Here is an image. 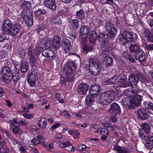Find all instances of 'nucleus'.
<instances>
[{"mask_svg":"<svg viewBox=\"0 0 153 153\" xmlns=\"http://www.w3.org/2000/svg\"><path fill=\"white\" fill-rule=\"evenodd\" d=\"M76 68V65L73 62H68L63 68V72L65 73L67 80L71 82L74 79L73 72Z\"/></svg>","mask_w":153,"mask_h":153,"instance_id":"nucleus-1","label":"nucleus"},{"mask_svg":"<svg viewBox=\"0 0 153 153\" xmlns=\"http://www.w3.org/2000/svg\"><path fill=\"white\" fill-rule=\"evenodd\" d=\"M115 97L114 92L108 91L102 93L100 96L99 100L102 105H108L112 102Z\"/></svg>","mask_w":153,"mask_h":153,"instance_id":"nucleus-2","label":"nucleus"},{"mask_svg":"<svg viewBox=\"0 0 153 153\" xmlns=\"http://www.w3.org/2000/svg\"><path fill=\"white\" fill-rule=\"evenodd\" d=\"M89 68L91 73L94 76L100 74L102 70V66L99 62L91 59L89 60Z\"/></svg>","mask_w":153,"mask_h":153,"instance_id":"nucleus-3","label":"nucleus"},{"mask_svg":"<svg viewBox=\"0 0 153 153\" xmlns=\"http://www.w3.org/2000/svg\"><path fill=\"white\" fill-rule=\"evenodd\" d=\"M41 47H37L36 49H33L31 47H29L28 49V55L30 58V62L31 65L34 66L36 64L37 54L40 52L38 50L41 48Z\"/></svg>","mask_w":153,"mask_h":153,"instance_id":"nucleus-4","label":"nucleus"},{"mask_svg":"<svg viewBox=\"0 0 153 153\" xmlns=\"http://www.w3.org/2000/svg\"><path fill=\"white\" fill-rule=\"evenodd\" d=\"M2 80L6 83H9L12 79L13 76L11 70L7 67H4L2 70Z\"/></svg>","mask_w":153,"mask_h":153,"instance_id":"nucleus-5","label":"nucleus"},{"mask_svg":"<svg viewBox=\"0 0 153 153\" xmlns=\"http://www.w3.org/2000/svg\"><path fill=\"white\" fill-rule=\"evenodd\" d=\"M142 129L139 131V136L142 139L144 140H147L149 131V127L146 123H143L142 124Z\"/></svg>","mask_w":153,"mask_h":153,"instance_id":"nucleus-6","label":"nucleus"},{"mask_svg":"<svg viewBox=\"0 0 153 153\" xmlns=\"http://www.w3.org/2000/svg\"><path fill=\"white\" fill-rule=\"evenodd\" d=\"M105 29L108 36L111 38L114 37L118 32L115 25L110 23L106 25Z\"/></svg>","mask_w":153,"mask_h":153,"instance_id":"nucleus-7","label":"nucleus"},{"mask_svg":"<svg viewBox=\"0 0 153 153\" xmlns=\"http://www.w3.org/2000/svg\"><path fill=\"white\" fill-rule=\"evenodd\" d=\"M89 31V29L88 26H83L81 27L80 29L81 35L80 37L82 43L87 42Z\"/></svg>","mask_w":153,"mask_h":153,"instance_id":"nucleus-8","label":"nucleus"},{"mask_svg":"<svg viewBox=\"0 0 153 153\" xmlns=\"http://www.w3.org/2000/svg\"><path fill=\"white\" fill-rule=\"evenodd\" d=\"M115 80L116 81V83H118L120 87H126L129 86V83L127 81L126 77L123 74H121L116 76Z\"/></svg>","mask_w":153,"mask_h":153,"instance_id":"nucleus-9","label":"nucleus"},{"mask_svg":"<svg viewBox=\"0 0 153 153\" xmlns=\"http://www.w3.org/2000/svg\"><path fill=\"white\" fill-rule=\"evenodd\" d=\"M22 30V27L19 24L13 25L11 28L8 30V33L12 36L17 35Z\"/></svg>","mask_w":153,"mask_h":153,"instance_id":"nucleus-10","label":"nucleus"},{"mask_svg":"<svg viewBox=\"0 0 153 153\" xmlns=\"http://www.w3.org/2000/svg\"><path fill=\"white\" fill-rule=\"evenodd\" d=\"M134 37L133 33L132 32H124L123 35L120 37V40L122 42L126 43L127 41L131 42L133 41Z\"/></svg>","mask_w":153,"mask_h":153,"instance_id":"nucleus-11","label":"nucleus"},{"mask_svg":"<svg viewBox=\"0 0 153 153\" xmlns=\"http://www.w3.org/2000/svg\"><path fill=\"white\" fill-rule=\"evenodd\" d=\"M21 17L24 20L28 26H31L33 24V16L32 15L29 13H26L25 11H22Z\"/></svg>","mask_w":153,"mask_h":153,"instance_id":"nucleus-12","label":"nucleus"},{"mask_svg":"<svg viewBox=\"0 0 153 153\" xmlns=\"http://www.w3.org/2000/svg\"><path fill=\"white\" fill-rule=\"evenodd\" d=\"M109 111L111 114L116 115L120 113V107L117 103H112L111 105Z\"/></svg>","mask_w":153,"mask_h":153,"instance_id":"nucleus-13","label":"nucleus"},{"mask_svg":"<svg viewBox=\"0 0 153 153\" xmlns=\"http://www.w3.org/2000/svg\"><path fill=\"white\" fill-rule=\"evenodd\" d=\"M43 4L51 10H55L56 7L55 0H44Z\"/></svg>","mask_w":153,"mask_h":153,"instance_id":"nucleus-14","label":"nucleus"},{"mask_svg":"<svg viewBox=\"0 0 153 153\" xmlns=\"http://www.w3.org/2000/svg\"><path fill=\"white\" fill-rule=\"evenodd\" d=\"M137 115L140 119H145L149 117V110L145 108H141L138 111Z\"/></svg>","mask_w":153,"mask_h":153,"instance_id":"nucleus-15","label":"nucleus"},{"mask_svg":"<svg viewBox=\"0 0 153 153\" xmlns=\"http://www.w3.org/2000/svg\"><path fill=\"white\" fill-rule=\"evenodd\" d=\"M88 89V86L86 83L80 84L77 88L78 92L81 94H85Z\"/></svg>","mask_w":153,"mask_h":153,"instance_id":"nucleus-16","label":"nucleus"},{"mask_svg":"<svg viewBox=\"0 0 153 153\" xmlns=\"http://www.w3.org/2000/svg\"><path fill=\"white\" fill-rule=\"evenodd\" d=\"M86 102L88 108V110L92 111L94 110V108L91 105L93 104L94 102V98L92 95H88L86 98Z\"/></svg>","mask_w":153,"mask_h":153,"instance_id":"nucleus-17","label":"nucleus"},{"mask_svg":"<svg viewBox=\"0 0 153 153\" xmlns=\"http://www.w3.org/2000/svg\"><path fill=\"white\" fill-rule=\"evenodd\" d=\"M101 90V87L99 85H94L91 87L90 92L92 96H94L98 95Z\"/></svg>","mask_w":153,"mask_h":153,"instance_id":"nucleus-18","label":"nucleus"},{"mask_svg":"<svg viewBox=\"0 0 153 153\" xmlns=\"http://www.w3.org/2000/svg\"><path fill=\"white\" fill-rule=\"evenodd\" d=\"M124 104L126 107L133 109L134 108V97H129L127 98L126 101L124 102Z\"/></svg>","mask_w":153,"mask_h":153,"instance_id":"nucleus-19","label":"nucleus"},{"mask_svg":"<svg viewBox=\"0 0 153 153\" xmlns=\"http://www.w3.org/2000/svg\"><path fill=\"white\" fill-rule=\"evenodd\" d=\"M37 80V77L35 74L31 72L29 73L28 75L27 81L29 85L33 86L35 84L36 81Z\"/></svg>","mask_w":153,"mask_h":153,"instance_id":"nucleus-20","label":"nucleus"},{"mask_svg":"<svg viewBox=\"0 0 153 153\" xmlns=\"http://www.w3.org/2000/svg\"><path fill=\"white\" fill-rule=\"evenodd\" d=\"M12 25V22L9 19H5L2 25V30L4 31L8 32V30L11 28Z\"/></svg>","mask_w":153,"mask_h":153,"instance_id":"nucleus-21","label":"nucleus"},{"mask_svg":"<svg viewBox=\"0 0 153 153\" xmlns=\"http://www.w3.org/2000/svg\"><path fill=\"white\" fill-rule=\"evenodd\" d=\"M134 57L136 60L140 62L144 61L146 59V56L145 53L143 51H140L135 53Z\"/></svg>","mask_w":153,"mask_h":153,"instance_id":"nucleus-22","label":"nucleus"},{"mask_svg":"<svg viewBox=\"0 0 153 153\" xmlns=\"http://www.w3.org/2000/svg\"><path fill=\"white\" fill-rule=\"evenodd\" d=\"M143 39L146 41H148L151 39V35L150 33L147 29H144L142 33Z\"/></svg>","mask_w":153,"mask_h":153,"instance_id":"nucleus-23","label":"nucleus"},{"mask_svg":"<svg viewBox=\"0 0 153 153\" xmlns=\"http://www.w3.org/2000/svg\"><path fill=\"white\" fill-rule=\"evenodd\" d=\"M61 39L58 35L55 36L53 40V47L56 50H57L59 47Z\"/></svg>","mask_w":153,"mask_h":153,"instance_id":"nucleus-24","label":"nucleus"},{"mask_svg":"<svg viewBox=\"0 0 153 153\" xmlns=\"http://www.w3.org/2000/svg\"><path fill=\"white\" fill-rule=\"evenodd\" d=\"M62 42L64 43L66 47L64 49L66 53L69 52L70 51L71 42L68 39L64 38L62 41Z\"/></svg>","mask_w":153,"mask_h":153,"instance_id":"nucleus-25","label":"nucleus"},{"mask_svg":"<svg viewBox=\"0 0 153 153\" xmlns=\"http://www.w3.org/2000/svg\"><path fill=\"white\" fill-rule=\"evenodd\" d=\"M31 7V4L29 1H25L22 4L21 7L25 11L26 13H28L29 12V9Z\"/></svg>","mask_w":153,"mask_h":153,"instance_id":"nucleus-26","label":"nucleus"},{"mask_svg":"<svg viewBox=\"0 0 153 153\" xmlns=\"http://www.w3.org/2000/svg\"><path fill=\"white\" fill-rule=\"evenodd\" d=\"M39 126L42 129H45L47 125V120L44 117L41 118L38 122Z\"/></svg>","mask_w":153,"mask_h":153,"instance_id":"nucleus-27","label":"nucleus"},{"mask_svg":"<svg viewBox=\"0 0 153 153\" xmlns=\"http://www.w3.org/2000/svg\"><path fill=\"white\" fill-rule=\"evenodd\" d=\"M98 39V35L97 33L94 31L90 32V40L91 43H94Z\"/></svg>","mask_w":153,"mask_h":153,"instance_id":"nucleus-28","label":"nucleus"},{"mask_svg":"<svg viewBox=\"0 0 153 153\" xmlns=\"http://www.w3.org/2000/svg\"><path fill=\"white\" fill-rule=\"evenodd\" d=\"M146 142V146L148 149H151L153 147V136L149 137V134L148 138Z\"/></svg>","mask_w":153,"mask_h":153,"instance_id":"nucleus-29","label":"nucleus"},{"mask_svg":"<svg viewBox=\"0 0 153 153\" xmlns=\"http://www.w3.org/2000/svg\"><path fill=\"white\" fill-rule=\"evenodd\" d=\"M137 74V75H136V74H134V82L137 83L139 80H140L141 81L148 82L149 81L144 80L142 75L138 73V71H137V73H136Z\"/></svg>","mask_w":153,"mask_h":153,"instance_id":"nucleus-30","label":"nucleus"},{"mask_svg":"<svg viewBox=\"0 0 153 153\" xmlns=\"http://www.w3.org/2000/svg\"><path fill=\"white\" fill-rule=\"evenodd\" d=\"M103 62L106 66H110L112 64L113 59L111 57L107 56L104 57Z\"/></svg>","mask_w":153,"mask_h":153,"instance_id":"nucleus-31","label":"nucleus"},{"mask_svg":"<svg viewBox=\"0 0 153 153\" xmlns=\"http://www.w3.org/2000/svg\"><path fill=\"white\" fill-rule=\"evenodd\" d=\"M113 150L117 151L119 153H129V152L126 151V149L125 148H123L122 147L117 145L114 146Z\"/></svg>","mask_w":153,"mask_h":153,"instance_id":"nucleus-32","label":"nucleus"},{"mask_svg":"<svg viewBox=\"0 0 153 153\" xmlns=\"http://www.w3.org/2000/svg\"><path fill=\"white\" fill-rule=\"evenodd\" d=\"M70 25L74 29H76L79 26V22L76 19H72L70 22Z\"/></svg>","mask_w":153,"mask_h":153,"instance_id":"nucleus-33","label":"nucleus"},{"mask_svg":"<svg viewBox=\"0 0 153 153\" xmlns=\"http://www.w3.org/2000/svg\"><path fill=\"white\" fill-rule=\"evenodd\" d=\"M107 36L105 35L103 33H100L99 35V39L100 42L104 44H106L108 42L107 39L105 37H107Z\"/></svg>","mask_w":153,"mask_h":153,"instance_id":"nucleus-34","label":"nucleus"},{"mask_svg":"<svg viewBox=\"0 0 153 153\" xmlns=\"http://www.w3.org/2000/svg\"><path fill=\"white\" fill-rule=\"evenodd\" d=\"M86 43H82V44L83 50V51L85 53H88L89 52L93 50V48L91 46L88 45L86 44Z\"/></svg>","mask_w":153,"mask_h":153,"instance_id":"nucleus-35","label":"nucleus"},{"mask_svg":"<svg viewBox=\"0 0 153 153\" xmlns=\"http://www.w3.org/2000/svg\"><path fill=\"white\" fill-rule=\"evenodd\" d=\"M28 68V65L27 62L25 61L22 62L21 70L22 72H26Z\"/></svg>","mask_w":153,"mask_h":153,"instance_id":"nucleus-36","label":"nucleus"},{"mask_svg":"<svg viewBox=\"0 0 153 153\" xmlns=\"http://www.w3.org/2000/svg\"><path fill=\"white\" fill-rule=\"evenodd\" d=\"M142 97L139 95H134V105L139 106L141 103Z\"/></svg>","mask_w":153,"mask_h":153,"instance_id":"nucleus-37","label":"nucleus"},{"mask_svg":"<svg viewBox=\"0 0 153 153\" xmlns=\"http://www.w3.org/2000/svg\"><path fill=\"white\" fill-rule=\"evenodd\" d=\"M59 146L61 148H66L68 146H70L71 148L73 147L71 146V144L70 141H69L65 142H62L60 143L59 144Z\"/></svg>","mask_w":153,"mask_h":153,"instance_id":"nucleus-38","label":"nucleus"},{"mask_svg":"<svg viewBox=\"0 0 153 153\" xmlns=\"http://www.w3.org/2000/svg\"><path fill=\"white\" fill-rule=\"evenodd\" d=\"M116 76H114L112 77L111 79H108L106 80V82H104V84L108 85H111L116 84V81L115 78L116 77Z\"/></svg>","mask_w":153,"mask_h":153,"instance_id":"nucleus-39","label":"nucleus"},{"mask_svg":"<svg viewBox=\"0 0 153 153\" xmlns=\"http://www.w3.org/2000/svg\"><path fill=\"white\" fill-rule=\"evenodd\" d=\"M46 12V10L44 9H39L35 12L34 15L35 16L37 17L42 14H45Z\"/></svg>","mask_w":153,"mask_h":153,"instance_id":"nucleus-40","label":"nucleus"},{"mask_svg":"<svg viewBox=\"0 0 153 153\" xmlns=\"http://www.w3.org/2000/svg\"><path fill=\"white\" fill-rule=\"evenodd\" d=\"M53 51L48 49H46L43 50L42 51V54L43 56L45 57H48V54L53 53Z\"/></svg>","mask_w":153,"mask_h":153,"instance_id":"nucleus-41","label":"nucleus"},{"mask_svg":"<svg viewBox=\"0 0 153 153\" xmlns=\"http://www.w3.org/2000/svg\"><path fill=\"white\" fill-rule=\"evenodd\" d=\"M144 105L146 108L152 109L153 107V103L150 101H145L144 102Z\"/></svg>","mask_w":153,"mask_h":153,"instance_id":"nucleus-42","label":"nucleus"},{"mask_svg":"<svg viewBox=\"0 0 153 153\" xmlns=\"http://www.w3.org/2000/svg\"><path fill=\"white\" fill-rule=\"evenodd\" d=\"M84 17V12L82 10H80L77 12L76 13V17L79 19H82Z\"/></svg>","mask_w":153,"mask_h":153,"instance_id":"nucleus-43","label":"nucleus"},{"mask_svg":"<svg viewBox=\"0 0 153 153\" xmlns=\"http://www.w3.org/2000/svg\"><path fill=\"white\" fill-rule=\"evenodd\" d=\"M44 146L46 149L49 151H51L54 147L53 143V142L51 143H45L44 144Z\"/></svg>","mask_w":153,"mask_h":153,"instance_id":"nucleus-44","label":"nucleus"},{"mask_svg":"<svg viewBox=\"0 0 153 153\" xmlns=\"http://www.w3.org/2000/svg\"><path fill=\"white\" fill-rule=\"evenodd\" d=\"M56 99L61 103L64 102V100L59 93H57L56 95Z\"/></svg>","mask_w":153,"mask_h":153,"instance_id":"nucleus-45","label":"nucleus"},{"mask_svg":"<svg viewBox=\"0 0 153 153\" xmlns=\"http://www.w3.org/2000/svg\"><path fill=\"white\" fill-rule=\"evenodd\" d=\"M19 68V67L18 65H16L15 66V70L13 72V74H14V76H15L18 77L19 76V73L20 71Z\"/></svg>","mask_w":153,"mask_h":153,"instance_id":"nucleus-46","label":"nucleus"},{"mask_svg":"<svg viewBox=\"0 0 153 153\" xmlns=\"http://www.w3.org/2000/svg\"><path fill=\"white\" fill-rule=\"evenodd\" d=\"M82 113L78 111L77 112H73L72 115L74 117H76L78 118H82Z\"/></svg>","mask_w":153,"mask_h":153,"instance_id":"nucleus-47","label":"nucleus"},{"mask_svg":"<svg viewBox=\"0 0 153 153\" xmlns=\"http://www.w3.org/2000/svg\"><path fill=\"white\" fill-rule=\"evenodd\" d=\"M60 114L64 116L66 118H69L71 117L70 114L66 111H64L61 112Z\"/></svg>","mask_w":153,"mask_h":153,"instance_id":"nucleus-48","label":"nucleus"},{"mask_svg":"<svg viewBox=\"0 0 153 153\" xmlns=\"http://www.w3.org/2000/svg\"><path fill=\"white\" fill-rule=\"evenodd\" d=\"M129 85H132L133 83L134 82V74H131L129 76Z\"/></svg>","mask_w":153,"mask_h":153,"instance_id":"nucleus-49","label":"nucleus"},{"mask_svg":"<svg viewBox=\"0 0 153 153\" xmlns=\"http://www.w3.org/2000/svg\"><path fill=\"white\" fill-rule=\"evenodd\" d=\"M11 125L14 127L20 126L19 123L15 119H13L12 120Z\"/></svg>","mask_w":153,"mask_h":153,"instance_id":"nucleus-50","label":"nucleus"},{"mask_svg":"<svg viewBox=\"0 0 153 153\" xmlns=\"http://www.w3.org/2000/svg\"><path fill=\"white\" fill-rule=\"evenodd\" d=\"M36 138L38 140L39 142V143H43L45 141V138H44L42 136L40 135H38L36 137Z\"/></svg>","mask_w":153,"mask_h":153,"instance_id":"nucleus-51","label":"nucleus"},{"mask_svg":"<svg viewBox=\"0 0 153 153\" xmlns=\"http://www.w3.org/2000/svg\"><path fill=\"white\" fill-rule=\"evenodd\" d=\"M108 133V130L105 128H102L100 131V133L102 135H107Z\"/></svg>","mask_w":153,"mask_h":153,"instance_id":"nucleus-52","label":"nucleus"},{"mask_svg":"<svg viewBox=\"0 0 153 153\" xmlns=\"http://www.w3.org/2000/svg\"><path fill=\"white\" fill-rule=\"evenodd\" d=\"M23 115L26 119H31L33 118V115L30 114L25 113L23 114Z\"/></svg>","mask_w":153,"mask_h":153,"instance_id":"nucleus-53","label":"nucleus"},{"mask_svg":"<svg viewBox=\"0 0 153 153\" xmlns=\"http://www.w3.org/2000/svg\"><path fill=\"white\" fill-rule=\"evenodd\" d=\"M53 53L51 54H48V57L50 60L52 61L55 59H56V54L53 51Z\"/></svg>","mask_w":153,"mask_h":153,"instance_id":"nucleus-54","label":"nucleus"},{"mask_svg":"<svg viewBox=\"0 0 153 153\" xmlns=\"http://www.w3.org/2000/svg\"><path fill=\"white\" fill-rule=\"evenodd\" d=\"M7 56V53L4 51H1L0 52V58L3 59L5 58Z\"/></svg>","mask_w":153,"mask_h":153,"instance_id":"nucleus-55","label":"nucleus"},{"mask_svg":"<svg viewBox=\"0 0 153 153\" xmlns=\"http://www.w3.org/2000/svg\"><path fill=\"white\" fill-rule=\"evenodd\" d=\"M8 39L4 34H0V42L3 41L4 40H7Z\"/></svg>","mask_w":153,"mask_h":153,"instance_id":"nucleus-56","label":"nucleus"},{"mask_svg":"<svg viewBox=\"0 0 153 153\" xmlns=\"http://www.w3.org/2000/svg\"><path fill=\"white\" fill-rule=\"evenodd\" d=\"M19 123L21 125L23 126H27L28 123L25 120H22L19 121Z\"/></svg>","mask_w":153,"mask_h":153,"instance_id":"nucleus-57","label":"nucleus"},{"mask_svg":"<svg viewBox=\"0 0 153 153\" xmlns=\"http://www.w3.org/2000/svg\"><path fill=\"white\" fill-rule=\"evenodd\" d=\"M13 131L15 134H17L20 131L19 127H14L13 129Z\"/></svg>","mask_w":153,"mask_h":153,"instance_id":"nucleus-58","label":"nucleus"},{"mask_svg":"<svg viewBox=\"0 0 153 153\" xmlns=\"http://www.w3.org/2000/svg\"><path fill=\"white\" fill-rule=\"evenodd\" d=\"M110 120L113 122H117V119L116 117V115H112L110 118Z\"/></svg>","mask_w":153,"mask_h":153,"instance_id":"nucleus-59","label":"nucleus"},{"mask_svg":"<svg viewBox=\"0 0 153 153\" xmlns=\"http://www.w3.org/2000/svg\"><path fill=\"white\" fill-rule=\"evenodd\" d=\"M31 143H33L34 145H36L40 143L38 140L36 138H34L31 140Z\"/></svg>","mask_w":153,"mask_h":153,"instance_id":"nucleus-60","label":"nucleus"},{"mask_svg":"<svg viewBox=\"0 0 153 153\" xmlns=\"http://www.w3.org/2000/svg\"><path fill=\"white\" fill-rule=\"evenodd\" d=\"M60 83L62 85L64 86L66 84V81L65 79L63 77H61Z\"/></svg>","mask_w":153,"mask_h":153,"instance_id":"nucleus-61","label":"nucleus"},{"mask_svg":"<svg viewBox=\"0 0 153 153\" xmlns=\"http://www.w3.org/2000/svg\"><path fill=\"white\" fill-rule=\"evenodd\" d=\"M86 148V146L85 145H82L78 147V149L80 150H83Z\"/></svg>","mask_w":153,"mask_h":153,"instance_id":"nucleus-62","label":"nucleus"},{"mask_svg":"<svg viewBox=\"0 0 153 153\" xmlns=\"http://www.w3.org/2000/svg\"><path fill=\"white\" fill-rule=\"evenodd\" d=\"M60 124L59 123H56L54 124H53L52 126V128L53 129H54L58 127H59V126H60Z\"/></svg>","mask_w":153,"mask_h":153,"instance_id":"nucleus-63","label":"nucleus"},{"mask_svg":"<svg viewBox=\"0 0 153 153\" xmlns=\"http://www.w3.org/2000/svg\"><path fill=\"white\" fill-rule=\"evenodd\" d=\"M146 48L148 50H153V44L147 45Z\"/></svg>","mask_w":153,"mask_h":153,"instance_id":"nucleus-64","label":"nucleus"}]
</instances>
